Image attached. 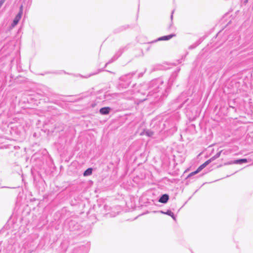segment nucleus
I'll return each mask as SVG.
<instances>
[{"mask_svg":"<svg viewBox=\"0 0 253 253\" xmlns=\"http://www.w3.org/2000/svg\"><path fill=\"white\" fill-rule=\"evenodd\" d=\"M162 212L170 216L174 220H175V217L174 216L173 213L172 211H171L170 210L167 211L166 212H164L163 211H162Z\"/></svg>","mask_w":253,"mask_h":253,"instance_id":"ddd939ff","label":"nucleus"},{"mask_svg":"<svg viewBox=\"0 0 253 253\" xmlns=\"http://www.w3.org/2000/svg\"><path fill=\"white\" fill-rule=\"evenodd\" d=\"M111 110V108L109 107H103L100 109L99 112L102 115H107L109 113Z\"/></svg>","mask_w":253,"mask_h":253,"instance_id":"39448f33","label":"nucleus"},{"mask_svg":"<svg viewBox=\"0 0 253 253\" xmlns=\"http://www.w3.org/2000/svg\"><path fill=\"white\" fill-rule=\"evenodd\" d=\"M21 17H22V16L20 15V13H18L16 15V16L14 18V20L13 21V22H12V23L11 24V27H15L18 24V23L19 22V21L21 19Z\"/></svg>","mask_w":253,"mask_h":253,"instance_id":"20e7f679","label":"nucleus"},{"mask_svg":"<svg viewBox=\"0 0 253 253\" xmlns=\"http://www.w3.org/2000/svg\"><path fill=\"white\" fill-rule=\"evenodd\" d=\"M169 199V196L167 194L163 195L159 199V202L161 203H166Z\"/></svg>","mask_w":253,"mask_h":253,"instance_id":"423d86ee","label":"nucleus"},{"mask_svg":"<svg viewBox=\"0 0 253 253\" xmlns=\"http://www.w3.org/2000/svg\"><path fill=\"white\" fill-rule=\"evenodd\" d=\"M175 35L173 34H170V35H168V36H163V37H161L159 38L158 39V41H167V40H169L171 38H172V37H175Z\"/></svg>","mask_w":253,"mask_h":253,"instance_id":"0eeeda50","label":"nucleus"},{"mask_svg":"<svg viewBox=\"0 0 253 253\" xmlns=\"http://www.w3.org/2000/svg\"><path fill=\"white\" fill-rule=\"evenodd\" d=\"M200 171H198V169H197V170L194 172H191V173H190L188 175V177H190V176H193L197 173H198V172H199Z\"/></svg>","mask_w":253,"mask_h":253,"instance_id":"2eb2a0df","label":"nucleus"},{"mask_svg":"<svg viewBox=\"0 0 253 253\" xmlns=\"http://www.w3.org/2000/svg\"><path fill=\"white\" fill-rule=\"evenodd\" d=\"M77 253H87L84 247L80 248L76 251Z\"/></svg>","mask_w":253,"mask_h":253,"instance_id":"4468645a","label":"nucleus"},{"mask_svg":"<svg viewBox=\"0 0 253 253\" xmlns=\"http://www.w3.org/2000/svg\"><path fill=\"white\" fill-rule=\"evenodd\" d=\"M143 73H139V74H138V78H140V77H142V76H143Z\"/></svg>","mask_w":253,"mask_h":253,"instance_id":"6ab92c4d","label":"nucleus"},{"mask_svg":"<svg viewBox=\"0 0 253 253\" xmlns=\"http://www.w3.org/2000/svg\"><path fill=\"white\" fill-rule=\"evenodd\" d=\"M92 169L91 168L87 169L84 173V176H88L91 174Z\"/></svg>","mask_w":253,"mask_h":253,"instance_id":"f8f14e48","label":"nucleus"},{"mask_svg":"<svg viewBox=\"0 0 253 253\" xmlns=\"http://www.w3.org/2000/svg\"><path fill=\"white\" fill-rule=\"evenodd\" d=\"M18 13H20V15H21V16L22 15V13H23V6L22 5H21V6L20 7V10H19Z\"/></svg>","mask_w":253,"mask_h":253,"instance_id":"dca6fc26","label":"nucleus"},{"mask_svg":"<svg viewBox=\"0 0 253 253\" xmlns=\"http://www.w3.org/2000/svg\"><path fill=\"white\" fill-rule=\"evenodd\" d=\"M173 13H174V10H173L171 12V16H170V19L171 20H172V19H173Z\"/></svg>","mask_w":253,"mask_h":253,"instance_id":"a211bd4d","label":"nucleus"},{"mask_svg":"<svg viewBox=\"0 0 253 253\" xmlns=\"http://www.w3.org/2000/svg\"><path fill=\"white\" fill-rule=\"evenodd\" d=\"M5 0H0V8L1 7Z\"/></svg>","mask_w":253,"mask_h":253,"instance_id":"f3484780","label":"nucleus"},{"mask_svg":"<svg viewBox=\"0 0 253 253\" xmlns=\"http://www.w3.org/2000/svg\"><path fill=\"white\" fill-rule=\"evenodd\" d=\"M103 71V70H102V69H99V72H101V71Z\"/></svg>","mask_w":253,"mask_h":253,"instance_id":"aec40b11","label":"nucleus"},{"mask_svg":"<svg viewBox=\"0 0 253 253\" xmlns=\"http://www.w3.org/2000/svg\"><path fill=\"white\" fill-rule=\"evenodd\" d=\"M124 50V48H120L118 52L116 53L115 55L114 56V57L107 63H106L105 67H106L107 65L113 61H115L123 52Z\"/></svg>","mask_w":253,"mask_h":253,"instance_id":"7ed1b4c3","label":"nucleus"},{"mask_svg":"<svg viewBox=\"0 0 253 253\" xmlns=\"http://www.w3.org/2000/svg\"><path fill=\"white\" fill-rule=\"evenodd\" d=\"M135 74V73H131L122 76L120 80L122 83L121 85L123 87L126 88L129 85L131 82V79Z\"/></svg>","mask_w":253,"mask_h":253,"instance_id":"f03ea898","label":"nucleus"},{"mask_svg":"<svg viewBox=\"0 0 253 253\" xmlns=\"http://www.w3.org/2000/svg\"><path fill=\"white\" fill-rule=\"evenodd\" d=\"M222 151L221 150L219 152H218V153H217L214 156H213L211 159H210L209 160H210L211 162L212 161H214L216 159L219 158L221 155Z\"/></svg>","mask_w":253,"mask_h":253,"instance_id":"9b49d317","label":"nucleus"},{"mask_svg":"<svg viewBox=\"0 0 253 253\" xmlns=\"http://www.w3.org/2000/svg\"><path fill=\"white\" fill-rule=\"evenodd\" d=\"M161 131V129H159L158 130H157L156 131H155V130H147L146 131V134L148 136H152L155 133V132H159Z\"/></svg>","mask_w":253,"mask_h":253,"instance_id":"1a4fd4ad","label":"nucleus"},{"mask_svg":"<svg viewBox=\"0 0 253 253\" xmlns=\"http://www.w3.org/2000/svg\"><path fill=\"white\" fill-rule=\"evenodd\" d=\"M211 161L208 160L206 162H205L204 164L201 165L199 168L197 169L198 171H201L204 168H205L208 165H209L211 163Z\"/></svg>","mask_w":253,"mask_h":253,"instance_id":"9d476101","label":"nucleus"},{"mask_svg":"<svg viewBox=\"0 0 253 253\" xmlns=\"http://www.w3.org/2000/svg\"><path fill=\"white\" fill-rule=\"evenodd\" d=\"M97 74V73H93V74H91V75H95V74Z\"/></svg>","mask_w":253,"mask_h":253,"instance_id":"4be33fe9","label":"nucleus"},{"mask_svg":"<svg viewBox=\"0 0 253 253\" xmlns=\"http://www.w3.org/2000/svg\"><path fill=\"white\" fill-rule=\"evenodd\" d=\"M248 0H245V3L248 2Z\"/></svg>","mask_w":253,"mask_h":253,"instance_id":"412c9836","label":"nucleus"},{"mask_svg":"<svg viewBox=\"0 0 253 253\" xmlns=\"http://www.w3.org/2000/svg\"><path fill=\"white\" fill-rule=\"evenodd\" d=\"M174 78L172 75L167 83H165L161 78L151 81L148 86H144L148 88V92L145 94L147 93L148 97H153L156 101L163 99L167 96Z\"/></svg>","mask_w":253,"mask_h":253,"instance_id":"f257e3e1","label":"nucleus"},{"mask_svg":"<svg viewBox=\"0 0 253 253\" xmlns=\"http://www.w3.org/2000/svg\"><path fill=\"white\" fill-rule=\"evenodd\" d=\"M251 161V160L247 159H242L235 160L233 164H241L245 163H247Z\"/></svg>","mask_w":253,"mask_h":253,"instance_id":"6e6552de","label":"nucleus"}]
</instances>
